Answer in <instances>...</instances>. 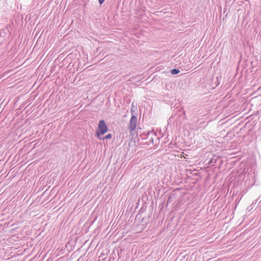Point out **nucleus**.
I'll return each instance as SVG.
<instances>
[{"label": "nucleus", "instance_id": "1", "mask_svg": "<svg viewBox=\"0 0 261 261\" xmlns=\"http://www.w3.org/2000/svg\"><path fill=\"white\" fill-rule=\"evenodd\" d=\"M108 130V128L106 122L103 120H101L98 124V129L96 131V136L98 139L101 140V138L100 136L106 133Z\"/></svg>", "mask_w": 261, "mask_h": 261}, {"label": "nucleus", "instance_id": "2", "mask_svg": "<svg viewBox=\"0 0 261 261\" xmlns=\"http://www.w3.org/2000/svg\"><path fill=\"white\" fill-rule=\"evenodd\" d=\"M137 118L136 116L133 115L130 118L129 120V122L128 124V128L130 129V132L133 131L135 129L137 125Z\"/></svg>", "mask_w": 261, "mask_h": 261}, {"label": "nucleus", "instance_id": "3", "mask_svg": "<svg viewBox=\"0 0 261 261\" xmlns=\"http://www.w3.org/2000/svg\"><path fill=\"white\" fill-rule=\"evenodd\" d=\"M180 72L178 69L174 68L171 70L170 72L172 74H176Z\"/></svg>", "mask_w": 261, "mask_h": 261}, {"label": "nucleus", "instance_id": "4", "mask_svg": "<svg viewBox=\"0 0 261 261\" xmlns=\"http://www.w3.org/2000/svg\"><path fill=\"white\" fill-rule=\"evenodd\" d=\"M112 135L111 134H109L107 135H106L105 137L101 138V139H110L112 138Z\"/></svg>", "mask_w": 261, "mask_h": 261}, {"label": "nucleus", "instance_id": "5", "mask_svg": "<svg viewBox=\"0 0 261 261\" xmlns=\"http://www.w3.org/2000/svg\"><path fill=\"white\" fill-rule=\"evenodd\" d=\"M136 109V107L134 106V103H132V107H131V108H130V111H131V113L132 114L133 113V112L135 111V110ZM133 114H132L133 115Z\"/></svg>", "mask_w": 261, "mask_h": 261}, {"label": "nucleus", "instance_id": "6", "mask_svg": "<svg viewBox=\"0 0 261 261\" xmlns=\"http://www.w3.org/2000/svg\"><path fill=\"white\" fill-rule=\"evenodd\" d=\"M171 199H172V196H170L169 197V198L167 200V202L169 203V202H171Z\"/></svg>", "mask_w": 261, "mask_h": 261}, {"label": "nucleus", "instance_id": "7", "mask_svg": "<svg viewBox=\"0 0 261 261\" xmlns=\"http://www.w3.org/2000/svg\"><path fill=\"white\" fill-rule=\"evenodd\" d=\"M105 0H98V2L100 5H101L103 3Z\"/></svg>", "mask_w": 261, "mask_h": 261}]
</instances>
